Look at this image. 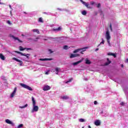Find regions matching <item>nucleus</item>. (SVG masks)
Instances as JSON below:
<instances>
[{"instance_id":"nucleus-53","label":"nucleus","mask_w":128,"mask_h":128,"mask_svg":"<svg viewBox=\"0 0 128 128\" xmlns=\"http://www.w3.org/2000/svg\"><path fill=\"white\" fill-rule=\"evenodd\" d=\"M24 14H26V12H24Z\"/></svg>"},{"instance_id":"nucleus-7","label":"nucleus","mask_w":128,"mask_h":128,"mask_svg":"<svg viewBox=\"0 0 128 128\" xmlns=\"http://www.w3.org/2000/svg\"><path fill=\"white\" fill-rule=\"evenodd\" d=\"M106 40H110V30H107L106 34Z\"/></svg>"},{"instance_id":"nucleus-9","label":"nucleus","mask_w":128,"mask_h":128,"mask_svg":"<svg viewBox=\"0 0 128 128\" xmlns=\"http://www.w3.org/2000/svg\"><path fill=\"white\" fill-rule=\"evenodd\" d=\"M76 56H80V54H72L70 56V58H76Z\"/></svg>"},{"instance_id":"nucleus-32","label":"nucleus","mask_w":128,"mask_h":128,"mask_svg":"<svg viewBox=\"0 0 128 128\" xmlns=\"http://www.w3.org/2000/svg\"><path fill=\"white\" fill-rule=\"evenodd\" d=\"M44 14H48V16H50V14H52V13L50 12L46 13V12H44Z\"/></svg>"},{"instance_id":"nucleus-19","label":"nucleus","mask_w":128,"mask_h":128,"mask_svg":"<svg viewBox=\"0 0 128 128\" xmlns=\"http://www.w3.org/2000/svg\"><path fill=\"white\" fill-rule=\"evenodd\" d=\"M32 32H36L37 34H40V31L38 29H33L32 30Z\"/></svg>"},{"instance_id":"nucleus-56","label":"nucleus","mask_w":128,"mask_h":128,"mask_svg":"<svg viewBox=\"0 0 128 128\" xmlns=\"http://www.w3.org/2000/svg\"><path fill=\"white\" fill-rule=\"evenodd\" d=\"M82 128H84V127H82Z\"/></svg>"},{"instance_id":"nucleus-30","label":"nucleus","mask_w":128,"mask_h":128,"mask_svg":"<svg viewBox=\"0 0 128 128\" xmlns=\"http://www.w3.org/2000/svg\"><path fill=\"white\" fill-rule=\"evenodd\" d=\"M82 14L83 16H86V11L84 10L82 12Z\"/></svg>"},{"instance_id":"nucleus-38","label":"nucleus","mask_w":128,"mask_h":128,"mask_svg":"<svg viewBox=\"0 0 128 128\" xmlns=\"http://www.w3.org/2000/svg\"><path fill=\"white\" fill-rule=\"evenodd\" d=\"M112 54H113V53H112V52H108V56H112Z\"/></svg>"},{"instance_id":"nucleus-49","label":"nucleus","mask_w":128,"mask_h":128,"mask_svg":"<svg viewBox=\"0 0 128 128\" xmlns=\"http://www.w3.org/2000/svg\"><path fill=\"white\" fill-rule=\"evenodd\" d=\"M98 48H96V49L95 50V52H98Z\"/></svg>"},{"instance_id":"nucleus-39","label":"nucleus","mask_w":128,"mask_h":128,"mask_svg":"<svg viewBox=\"0 0 128 128\" xmlns=\"http://www.w3.org/2000/svg\"><path fill=\"white\" fill-rule=\"evenodd\" d=\"M26 50H31V48H25Z\"/></svg>"},{"instance_id":"nucleus-50","label":"nucleus","mask_w":128,"mask_h":128,"mask_svg":"<svg viewBox=\"0 0 128 128\" xmlns=\"http://www.w3.org/2000/svg\"><path fill=\"white\" fill-rule=\"evenodd\" d=\"M49 52H50V54H52V52L51 50H49Z\"/></svg>"},{"instance_id":"nucleus-14","label":"nucleus","mask_w":128,"mask_h":128,"mask_svg":"<svg viewBox=\"0 0 128 128\" xmlns=\"http://www.w3.org/2000/svg\"><path fill=\"white\" fill-rule=\"evenodd\" d=\"M95 126H100V120H96L94 122Z\"/></svg>"},{"instance_id":"nucleus-5","label":"nucleus","mask_w":128,"mask_h":128,"mask_svg":"<svg viewBox=\"0 0 128 128\" xmlns=\"http://www.w3.org/2000/svg\"><path fill=\"white\" fill-rule=\"evenodd\" d=\"M12 60H16V62H20V66H22V64H24V62H22V61L16 58H12Z\"/></svg>"},{"instance_id":"nucleus-41","label":"nucleus","mask_w":128,"mask_h":128,"mask_svg":"<svg viewBox=\"0 0 128 128\" xmlns=\"http://www.w3.org/2000/svg\"><path fill=\"white\" fill-rule=\"evenodd\" d=\"M97 8H100V4H98L97 6Z\"/></svg>"},{"instance_id":"nucleus-18","label":"nucleus","mask_w":128,"mask_h":128,"mask_svg":"<svg viewBox=\"0 0 128 128\" xmlns=\"http://www.w3.org/2000/svg\"><path fill=\"white\" fill-rule=\"evenodd\" d=\"M62 30V28L60 27H58L57 28H54V29H52V30L54 32H56V31L59 32V30Z\"/></svg>"},{"instance_id":"nucleus-29","label":"nucleus","mask_w":128,"mask_h":128,"mask_svg":"<svg viewBox=\"0 0 128 128\" xmlns=\"http://www.w3.org/2000/svg\"><path fill=\"white\" fill-rule=\"evenodd\" d=\"M107 42L109 46H112V44H110V40H107Z\"/></svg>"},{"instance_id":"nucleus-43","label":"nucleus","mask_w":128,"mask_h":128,"mask_svg":"<svg viewBox=\"0 0 128 128\" xmlns=\"http://www.w3.org/2000/svg\"><path fill=\"white\" fill-rule=\"evenodd\" d=\"M7 23L8 24H10V20H8Z\"/></svg>"},{"instance_id":"nucleus-55","label":"nucleus","mask_w":128,"mask_h":128,"mask_svg":"<svg viewBox=\"0 0 128 128\" xmlns=\"http://www.w3.org/2000/svg\"><path fill=\"white\" fill-rule=\"evenodd\" d=\"M127 61L128 62V59H127Z\"/></svg>"},{"instance_id":"nucleus-44","label":"nucleus","mask_w":128,"mask_h":128,"mask_svg":"<svg viewBox=\"0 0 128 128\" xmlns=\"http://www.w3.org/2000/svg\"><path fill=\"white\" fill-rule=\"evenodd\" d=\"M84 80H86V82L88 80V78H84Z\"/></svg>"},{"instance_id":"nucleus-35","label":"nucleus","mask_w":128,"mask_h":128,"mask_svg":"<svg viewBox=\"0 0 128 128\" xmlns=\"http://www.w3.org/2000/svg\"><path fill=\"white\" fill-rule=\"evenodd\" d=\"M110 31L112 32V24H110Z\"/></svg>"},{"instance_id":"nucleus-34","label":"nucleus","mask_w":128,"mask_h":128,"mask_svg":"<svg viewBox=\"0 0 128 128\" xmlns=\"http://www.w3.org/2000/svg\"><path fill=\"white\" fill-rule=\"evenodd\" d=\"M46 74H50V70H48L47 72L45 73Z\"/></svg>"},{"instance_id":"nucleus-2","label":"nucleus","mask_w":128,"mask_h":128,"mask_svg":"<svg viewBox=\"0 0 128 128\" xmlns=\"http://www.w3.org/2000/svg\"><path fill=\"white\" fill-rule=\"evenodd\" d=\"M15 52H16V54H20V56H26V58H28V60L30 59V54L22 53L18 51H15Z\"/></svg>"},{"instance_id":"nucleus-17","label":"nucleus","mask_w":128,"mask_h":128,"mask_svg":"<svg viewBox=\"0 0 128 128\" xmlns=\"http://www.w3.org/2000/svg\"><path fill=\"white\" fill-rule=\"evenodd\" d=\"M61 98L62 100H68L69 97H68V96H62Z\"/></svg>"},{"instance_id":"nucleus-51","label":"nucleus","mask_w":128,"mask_h":128,"mask_svg":"<svg viewBox=\"0 0 128 128\" xmlns=\"http://www.w3.org/2000/svg\"><path fill=\"white\" fill-rule=\"evenodd\" d=\"M122 68H124V64L121 65Z\"/></svg>"},{"instance_id":"nucleus-45","label":"nucleus","mask_w":128,"mask_h":128,"mask_svg":"<svg viewBox=\"0 0 128 128\" xmlns=\"http://www.w3.org/2000/svg\"><path fill=\"white\" fill-rule=\"evenodd\" d=\"M58 10H64L62 9V8H58Z\"/></svg>"},{"instance_id":"nucleus-22","label":"nucleus","mask_w":128,"mask_h":128,"mask_svg":"<svg viewBox=\"0 0 128 128\" xmlns=\"http://www.w3.org/2000/svg\"><path fill=\"white\" fill-rule=\"evenodd\" d=\"M86 64H92V62H90V60L86 59Z\"/></svg>"},{"instance_id":"nucleus-27","label":"nucleus","mask_w":128,"mask_h":128,"mask_svg":"<svg viewBox=\"0 0 128 128\" xmlns=\"http://www.w3.org/2000/svg\"><path fill=\"white\" fill-rule=\"evenodd\" d=\"M72 78L69 79L68 81H66L65 82H66V84H68V83L70 82H72Z\"/></svg>"},{"instance_id":"nucleus-4","label":"nucleus","mask_w":128,"mask_h":128,"mask_svg":"<svg viewBox=\"0 0 128 128\" xmlns=\"http://www.w3.org/2000/svg\"><path fill=\"white\" fill-rule=\"evenodd\" d=\"M20 86L22 88H26V90H32V88H30V86L26 84L20 83Z\"/></svg>"},{"instance_id":"nucleus-16","label":"nucleus","mask_w":128,"mask_h":128,"mask_svg":"<svg viewBox=\"0 0 128 128\" xmlns=\"http://www.w3.org/2000/svg\"><path fill=\"white\" fill-rule=\"evenodd\" d=\"M52 58H40V60H42V62L44 61V60H52Z\"/></svg>"},{"instance_id":"nucleus-12","label":"nucleus","mask_w":128,"mask_h":128,"mask_svg":"<svg viewBox=\"0 0 128 128\" xmlns=\"http://www.w3.org/2000/svg\"><path fill=\"white\" fill-rule=\"evenodd\" d=\"M10 37L12 38H14L15 40H18V42H22V41L20 39H18V38L14 37V35H10Z\"/></svg>"},{"instance_id":"nucleus-40","label":"nucleus","mask_w":128,"mask_h":128,"mask_svg":"<svg viewBox=\"0 0 128 128\" xmlns=\"http://www.w3.org/2000/svg\"><path fill=\"white\" fill-rule=\"evenodd\" d=\"M120 106H124V102H122L121 103H120Z\"/></svg>"},{"instance_id":"nucleus-47","label":"nucleus","mask_w":128,"mask_h":128,"mask_svg":"<svg viewBox=\"0 0 128 128\" xmlns=\"http://www.w3.org/2000/svg\"><path fill=\"white\" fill-rule=\"evenodd\" d=\"M9 7L11 10H12V6L11 5H9Z\"/></svg>"},{"instance_id":"nucleus-15","label":"nucleus","mask_w":128,"mask_h":128,"mask_svg":"<svg viewBox=\"0 0 128 128\" xmlns=\"http://www.w3.org/2000/svg\"><path fill=\"white\" fill-rule=\"evenodd\" d=\"M0 58H1V60H6V57H4V56L0 54Z\"/></svg>"},{"instance_id":"nucleus-21","label":"nucleus","mask_w":128,"mask_h":128,"mask_svg":"<svg viewBox=\"0 0 128 128\" xmlns=\"http://www.w3.org/2000/svg\"><path fill=\"white\" fill-rule=\"evenodd\" d=\"M28 104H25V105L24 106H19V108H22H22H28Z\"/></svg>"},{"instance_id":"nucleus-20","label":"nucleus","mask_w":128,"mask_h":128,"mask_svg":"<svg viewBox=\"0 0 128 128\" xmlns=\"http://www.w3.org/2000/svg\"><path fill=\"white\" fill-rule=\"evenodd\" d=\"M110 64V59L108 58H107V62L105 63V66H108Z\"/></svg>"},{"instance_id":"nucleus-37","label":"nucleus","mask_w":128,"mask_h":128,"mask_svg":"<svg viewBox=\"0 0 128 128\" xmlns=\"http://www.w3.org/2000/svg\"><path fill=\"white\" fill-rule=\"evenodd\" d=\"M90 4H92V6H94V2L93 1H92L90 2Z\"/></svg>"},{"instance_id":"nucleus-10","label":"nucleus","mask_w":128,"mask_h":128,"mask_svg":"<svg viewBox=\"0 0 128 128\" xmlns=\"http://www.w3.org/2000/svg\"><path fill=\"white\" fill-rule=\"evenodd\" d=\"M82 60H84V58H82L81 60H78L77 62H73L72 64V66H78V64H80V62H82Z\"/></svg>"},{"instance_id":"nucleus-28","label":"nucleus","mask_w":128,"mask_h":128,"mask_svg":"<svg viewBox=\"0 0 128 128\" xmlns=\"http://www.w3.org/2000/svg\"><path fill=\"white\" fill-rule=\"evenodd\" d=\"M64 50H68V46L65 45L63 47Z\"/></svg>"},{"instance_id":"nucleus-11","label":"nucleus","mask_w":128,"mask_h":128,"mask_svg":"<svg viewBox=\"0 0 128 128\" xmlns=\"http://www.w3.org/2000/svg\"><path fill=\"white\" fill-rule=\"evenodd\" d=\"M6 124H11L12 126H14V122H12L10 121V120L8 119H6Z\"/></svg>"},{"instance_id":"nucleus-13","label":"nucleus","mask_w":128,"mask_h":128,"mask_svg":"<svg viewBox=\"0 0 128 128\" xmlns=\"http://www.w3.org/2000/svg\"><path fill=\"white\" fill-rule=\"evenodd\" d=\"M80 0L82 2V4H84V6H86V8H90V7H88V4L84 2V0Z\"/></svg>"},{"instance_id":"nucleus-52","label":"nucleus","mask_w":128,"mask_h":128,"mask_svg":"<svg viewBox=\"0 0 128 128\" xmlns=\"http://www.w3.org/2000/svg\"><path fill=\"white\" fill-rule=\"evenodd\" d=\"M88 128H92V127H90V126H88Z\"/></svg>"},{"instance_id":"nucleus-24","label":"nucleus","mask_w":128,"mask_h":128,"mask_svg":"<svg viewBox=\"0 0 128 128\" xmlns=\"http://www.w3.org/2000/svg\"><path fill=\"white\" fill-rule=\"evenodd\" d=\"M19 48H20V52H22L23 50H24L26 48H22V46H20L19 47Z\"/></svg>"},{"instance_id":"nucleus-1","label":"nucleus","mask_w":128,"mask_h":128,"mask_svg":"<svg viewBox=\"0 0 128 128\" xmlns=\"http://www.w3.org/2000/svg\"><path fill=\"white\" fill-rule=\"evenodd\" d=\"M32 100L33 108L31 112L33 114V112H38V106L36 105V100H34V96H32Z\"/></svg>"},{"instance_id":"nucleus-46","label":"nucleus","mask_w":128,"mask_h":128,"mask_svg":"<svg viewBox=\"0 0 128 128\" xmlns=\"http://www.w3.org/2000/svg\"><path fill=\"white\" fill-rule=\"evenodd\" d=\"M1 78H2V80H4V76H2L1 77Z\"/></svg>"},{"instance_id":"nucleus-54","label":"nucleus","mask_w":128,"mask_h":128,"mask_svg":"<svg viewBox=\"0 0 128 128\" xmlns=\"http://www.w3.org/2000/svg\"><path fill=\"white\" fill-rule=\"evenodd\" d=\"M22 36H24V34H22Z\"/></svg>"},{"instance_id":"nucleus-26","label":"nucleus","mask_w":128,"mask_h":128,"mask_svg":"<svg viewBox=\"0 0 128 128\" xmlns=\"http://www.w3.org/2000/svg\"><path fill=\"white\" fill-rule=\"evenodd\" d=\"M79 122H86V120H84V118H80V119H79Z\"/></svg>"},{"instance_id":"nucleus-48","label":"nucleus","mask_w":128,"mask_h":128,"mask_svg":"<svg viewBox=\"0 0 128 128\" xmlns=\"http://www.w3.org/2000/svg\"><path fill=\"white\" fill-rule=\"evenodd\" d=\"M38 40V38H36V40H34V42H36L38 40Z\"/></svg>"},{"instance_id":"nucleus-31","label":"nucleus","mask_w":128,"mask_h":128,"mask_svg":"<svg viewBox=\"0 0 128 128\" xmlns=\"http://www.w3.org/2000/svg\"><path fill=\"white\" fill-rule=\"evenodd\" d=\"M22 126H24V124H19L16 128H22Z\"/></svg>"},{"instance_id":"nucleus-42","label":"nucleus","mask_w":128,"mask_h":128,"mask_svg":"<svg viewBox=\"0 0 128 128\" xmlns=\"http://www.w3.org/2000/svg\"><path fill=\"white\" fill-rule=\"evenodd\" d=\"M94 104H95V105L98 104V102L94 101Z\"/></svg>"},{"instance_id":"nucleus-3","label":"nucleus","mask_w":128,"mask_h":128,"mask_svg":"<svg viewBox=\"0 0 128 128\" xmlns=\"http://www.w3.org/2000/svg\"><path fill=\"white\" fill-rule=\"evenodd\" d=\"M86 48H79L74 50L73 52L74 54H76V52H80V54H83L84 53L82 52H86Z\"/></svg>"},{"instance_id":"nucleus-36","label":"nucleus","mask_w":128,"mask_h":128,"mask_svg":"<svg viewBox=\"0 0 128 128\" xmlns=\"http://www.w3.org/2000/svg\"><path fill=\"white\" fill-rule=\"evenodd\" d=\"M112 56H114V58H116V54L112 53Z\"/></svg>"},{"instance_id":"nucleus-33","label":"nucleus","mask_w":128,"mask_h":128,"mask_svg":"<svg viewBox=\"0 0 128 128\" xmlns=\"http://www.w3.org/2000/svg\"><path fill=\"white\" fill-rule=\"evenodd\" d=\"M38 20L40 22H42V18H39Z\"/></svg>"},{"instance_id":"nucleus-23","label":"nucleus","mask_w":128,"mask_h":128,"mask_svg":"<svg viewBox=\"0 0 128 128\" xmlns=\"http://www.w3.org/2000/svg\"><path fill=\"white\" fill-rule=\"evenodd\" d=\"M60 70V69L58 68H55V70H56V74H58V72H59Z\"/></svg>"},{"instance_id":"nucleus-6","label":"nucleus","mask_w":128,"mask_h":128,"mask_svg":"<svg viewBox=\"0 0 128 128\" xmlns=\"http://www.w3.org/2000/svg\"><path fill=\"white\" fill-rule=\"evenodd\" d=\"M18 88H16V87L14 88V91L12 92L11 94H10V98H14V96L16 95V90H17Z\"/></svg>"},{"instance_id":"nucleus-8","label":"nucleus","mask_w":128,"mask_h":128,"mask_svg":"<svg viewBox=\"0 0 128 128\" xmlns=\"http://www.w3.org/2000/svg\"><path fill=\"white\" fill-rule=\"evenodd\" d=\"M43 90H50V86H48V85H45L43 86L42 88Z\"/></svg>"},{"instance_id":"nucleus-25","label":"nucleus","mask_w":128,"mask_h":128,"mask_svg":"<svg viewBox=\"0 0 128 128\" xmlns=\"http://www.w3.org/2000/svg\"><path fill=\"white\" fill-rule=\"evenodd\" d=\"M102 42L98 46H98H100V44H104V38H102Z\"/></svg>"}]
</instances>
